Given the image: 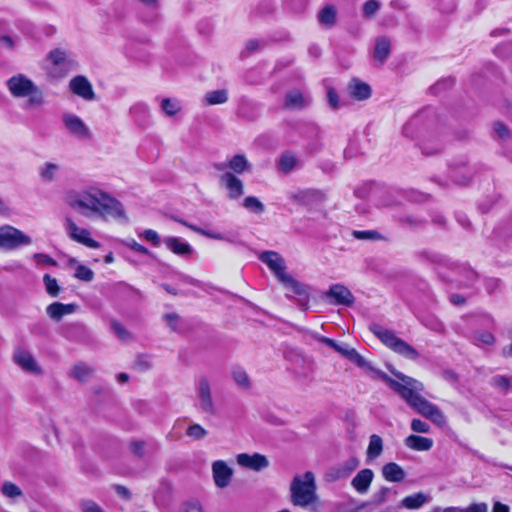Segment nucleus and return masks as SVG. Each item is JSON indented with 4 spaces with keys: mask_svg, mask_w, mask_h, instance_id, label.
<instances>
[{
    "mask_svg": "<svg viewBox=\"0 0 512 512\" xmlns=\"http://www.w3.org/2000/svg\"><path fill=\"white\" fill-rule=\"evenodd\" d=\"M478 280V274L470 267L459 269V278L456 280L461 287H472Z\"/></svg>",
    "mask_w": 512,
    "mask_h": 512,
    "instance_id": "nucleus-33",
    "label": "nucleus"
},
{
    "mask_svg": "<svg viewBox=\"0 0 512 512\" xmlns=\"http://www.w3.org/2000/svg\"><path fill=\"white\" fill-rule=\"evenodd\" d=\"M320 24L332 27L336 23V10L333 6H325L318 14Z\"/></svg>",
    "mask_w": 512,
    "mask_h": 512,
    "instance_id": "nucleus-41",
    "label": "nucleus"
},
{
    "mask_svg": "<svg viewBox=\"0 0 512 512\" xmlns=\"http://www.w3.org/2000/svg\"><path fill=\"white\" fill-rule=\"evenodd\" d=\"M174 220L176 222L182 224L183 226L189 228L193 232L198 233V234H200L202 236H205L207 238L215 239V240H224V241H227L229 243H235V240L233 238L226 237L224 234L216 233V232L209 231V230H205V229H203L201 227H198V226H196L194 224L188 223L187 221H185L183 219H180V218H174Z\"/></svg>",
    "mask_w": 512,
    "mask_h": 512,
    "instance_id": "nucleus-27",
    "label": "nucleus"
},
{
    "mask_svg": "<svg viewBox=\"0 0 512 512\" xmlns=\"http://www.w3.org/2000/svg\"><path fill=\"white\" fill-rule=\"evenodd\" d=\"M373 478V471L369 468H365L356 474L351 481V485L359 494H365L369 490Z\"/></svg>",
    "mask_w": 512,
    "mask_h": 512,
    "instance_id": "nucleus-24",
    "label": "nucleus"
},
{
    "mask_svg": "<svg viewBox=\"0 0 512 512\" xmlns=\"http://www.w3.org/2000/svg\"><path fill=\"white\" fill-rule=\"evenodd\" d=\"M199 409L206 414L214 415L216 413L215 404L212 397L209 380L205 376L198 379L196 386Z\"/></svg>",
    "mask_w": 512,
    "mask_h": 512,
    "instance_id": "nucleus-10",
    "label": "nucleus"
},
{
    "mask_svg": "<svg viewBox=\"0 0 512 512\" xmlns=\"http://www.w3.org/2000/svg\"><path fill=\"white\" fill-rule=\"evenodd\" d=\"M399 222L410 228H418L423 226L426 223V220L413 215H405L399 218Z\"/></svg>",
    "mask_w": 512,
    "mask_h": 512,
    "instance_id": "nucleus-51",
    "label": "nucleus"
},
{
    "mask_svg": "<svg viewBox=\"0 0 512 512\" xmlns=\"http://www.w3.org/2000/svg\"><path fill=\"white\" fill-rule=\"evenodd\" d=\"M390 371L401 382L394 380L386 373H379V378L386 382L393 391L399 394L411 408L423 417L437 425L445 424V416L438 406L420 395V392L424 390V386L420 381L394 368L390 369Z\"/></svg>",
    "mask_w": 512,
    "mask_h": 512,
    "instance_id": "nucleus-1",
    "label": "nucleus"
},
{
    "mask_svg": "<svg viewBox=\"0 0 512 512\" xmlns=\"http://www.w3.org/2000/svg\"><path fill=\"white\" fill-rule=\"evenodd\" d=\"M382 475L389 482H401L406 477L403 468L394 462H389L382 467Z\"/></svg>",
    "mask_w": 512,
    "mask_h": 512,
    "instance_id": "nucleus-29",
    "label": "nucleus"
},
{
    "mask_svg": "<svg viewBox=\"0 0 512 512\" xmlns=\"http://www.w3.org/2000/svg\"><path fill=\"white\" fill-rule=\"evenodd\" d=\"M237 463L257 472L269 466L267 457L259 453H254L253 455L246 453L239 454L237 456Z\"/></svg>",
    "mask_w": 512,
    "mask_h": 512,
    "instance_id": "nucleus-20",
    "label": "nucleus"
},
{
    "mask_svg": "<svg viewBox=\"0 0 512 512\" xmlns=\"http://www.w3.org/2000/svg\"><path fill=\"white\" fill-rule=\"evenodd\" d=\"M80 509L82 512H103L101 507L93 500H82Z\"/></svg>",
    "mask_w": 512,
    "mask_h": 512,
    "instance_id": "nucleus-58",
    "label": "nucleus"
},
{
    "mask_svg": "<svg viewBox=\"0 0 512 512\" xmlns=\"http://www.w3.org/2000/svg\"><path fill=\"white\" fill-rule=\"evenodd\" d=\"M435 119V112L431 108H426L415 116H413L403 127V134L407 137L413 138L415 136V129L422 125L429 127L431 122Z\"/></svg>",
    "mask_w": 512,
    "mask_h": 512,
    "instance_id": "nucleus-12",
    "label": "nucleus"
},
{
    "mask_svg": "<svg viewBox=\"0 0 512 512\" xmlns=\"http://www.w3.org/2000/svg\"><path fill=\"white\" fill-rule=\"evenodd\" d=\"M290 197L297 203L305 206L322 203L326 199L325 193L318 189L298 190L293 192Z\"/></svg>",
    "mask_w": 512,
    "mask_h": 512,
    "instance_id": "nucleus-18",
    "label": "nucleus"
},
{
    "mask_svg": "<svg viewBox=\"0 0 512 512\" xmlns=\"http://www.w3.org/2000/svg\"><path fill=\"white\" fill-rule=\"evenodd\" d=\"M1 493L10 499H16L23 495L22 490L13 482L5 481L1 487Z\"/></svg>",
    "mask_w": 512,
    "mask_h": 512,
    "instance_id": "nucleus-44",
    "label": "nucleus"
},
{
    "mask_svg": "<svg viewBox=\"0 0 512 512\" xmlns=\"http://www.w3.org/2000/svg\"><path fill=\"white\" fill-rule=\"evenodd\" d=\"M75 277L86 282H90L94 278V272L85 265H78L75 271Z\"/></svg>",
    "mask_w": 512,
    "mask_h": 512,
    "instance_id": "nucleus-53",
    "label": "nucleus"
},
{
    "mask_svg": "<svg viewBox=\"0 0 512 512\" xmlns=\"http://www.w3.org/2000/svg\"><path fill=\"white\" fill-rule=\"evenodd\" d=\"M316 489L315 476L311 471L295 476L290 484L291 502L300 507L313 504L318 499Z\"/></svg>",
    "mask_w": 512,
    "mask_h": 512,
    "instance_id": "nucleus-3",
    "label": "nucleus"
},
{
    "mask_svg": "<svg viewBox=\"0 0 512 512\" xmlns=\"http://www.w3.org/2000/svg\"><path fill=\"white\" fill-rule=\"evenodd\" d=\"M161 109L167 116H174L181 110V103L177 99L164 98L161 101Z\"/></svg>",
    "mask_w": 512,
    "mask_h": 512,
    "instance_id": "nucleus-42",
    "label": "nucleus"
},
{
    "mask_svg": "<svg viewBox=\"0 0 512 512\" xmlns=\"http://www.w3.org/2000/svg\"><path fill=\"white\" fill-rule=\"evenodd\" d=\"M324 298L333 305L351 307L355 302L352 292L343 284H333L325 292Z\"/></svg>",
    "mask_w": 512,
    "mask_h": 512,
    "instance_id": "nucleus-11",
    "label": "nucleus"
},
{
    "mask_svg": "<svg viewBox=\"0 0 512 512\" xmlns=\"http://www.w3.org/2000/svg\"><path fill=\"white\" fill-rule=\"evenodd\" d=\"M94 374V369L84 362L76 363L69 375L79 382L87 381Z\"/></svg>",
    "mask_w": 512,
    "mask_h": 512,
    "instance_id": "nucleus-32",
    "label": "nucleus"
},
{
    "mask_svg": "<svg viewBox=\"0 0 512 512\" xmlns=\"http://www.w3.org/2000/svg\"><path fill=\"white\" fill-rule=\"evenodd\" d=\"M491 385L503 392H507L511 387V379L506 376L497 375L491 379Z\"/></svg>",
    "mask_w": 512,
    "mask_h": 512,
    "instance_id": "nucleus-49",
    "label": "nucleus"
},
{
    "mask_svg": "<svg viewBox=\"0 0 512 512\" xmlns=\"http://www.w3.org/2000/svg\"><path fill=\"white\" fill-rule=\"evenodd\" d=\"M163 243L171 252L179 256H190L194 252L193 247L189 243L177 237H166L163 239Z\"/></svg>",
    "mask_w": 512,
    "mask_h": 512,
    "instance_id": "nucleus-25",
    "label": "nucleus"
},
{
    "mask_svg": "<svg viewBox=\"0 0 512 512\" xmlns=\"http://www.w3.org/2000/svg\"><path fill=\"white\" fill-rule=\"evenodd\" d=\"M309 103L310 98L308 96H305L299 90L294 89L287 92L284 107L291 110L303 109L307 107Z\"/></svg>",
    "mask_w": 512,
    "mask_h": 512,
    "instance_id": "nucleus-26",
    "label": "nucleus"
},
{
    "mask_svg": "<svg viewBox=\"0 0 512 512\" xmlns=\"http://www.w3.org/2000/svg\"><path fill=\"white\" fill-rule=\"evenodd\" d=\"M60 166L56 163L45 162L39 167V176L43 182L50 183L56 179Z\"/></svg>",
    "mask_w": 512,
    "mask_h": 512,
    "instance_id": "nucleus-36",
    "label": "nucleus"
},
{
    "mask_svg": "<svg viewBox=\"0 0 512 512\" xmlns=\"http://www.w3.org/2000/svg\"><path fill=\"white\" fill-rule=\"evenodd\" d=\"M7 87L14 97H28V107H38L44 104L43 91L24 74H17L9 78Z\"/></svg>",
    "mask_w": 512,
    "mask_h": 512,
    "instance_id": "nucleus-4",
    "label": "nucleus"
},
{
    "mask_svg": "<svg viewBox=\"0 0 512 512\" xmlns=\"http://www.w3.org/2000/svg\"><path fill=\"white\" fill-rule=\"evenodd\" d=\"M390 55V40L386 37H379L374 48V59L380 64L384 63Z\"/></svg>",
    "mask_w": 512,
    "mask_h": 512,
    "instance_id": "nucleus-31",
    "label": "nucleus"
},
{
    "mask_svg": "<svg viewBox=\"0 0 512 512\" xmlns=\"http://www.w3.org/2000/svg\"><path fill=\"white\" fill-rule=\"evenodd\" d=\"M123 244L130 249L134 250L135 252H138L140 254L152 256V253L143 245L137 243L134 239H127L123 241Z\"/></svg>",
    "mask_w": 512,
    "mask_h": 512,
    "instance_id": "nucleus-55",
    "label": "nucleus"
},
{
    "mask_svg": "<svg viewBox=\"0 0 512 512\" xmlns=\"http://www.w3.org/2000/svg\"><path fill=\"white\" fill-rule=\"evenodd\" d=\"M243 207L256 214H261L265 211L264 204L255 196H248L243 201Z\"/></svg>",
    "mask_w": 512,
    "mask_h": 512,
    "instance_id": "nucleus-43",
    "label": "nucleus"
},
{
    "mask_svg": "<svg viewBox=\"0 0 512 512\" xmlns=\"http://www.w3.org/2000/svg\"><path fill=\"white\" fill-rule=\"evenodd\" d=\"M450 178L459 185H467L473 176V171L464 162L453 164L449 169Z\"/></svg>",
    "mask_w": 512,
    "mask_h": 512,
    "instance_id": "nucleus-22",
    "label": "nucleus"
},
{
    "mask_svg": "<svg viewBox=\"0 0 512 512\" xmlns=\"http://www.w3.org/2000/svg\"><path fill=\"white\" fill-rule=\"evenodd\" d=\"M110 325H111L113 332L117 335V337L121 341H128L131 339L130 333L126 330V328L120 322H118L117 320H112Z\"/></svg>",
    "mask_w": 512,
    "mask_h": 512,
    "instance_id": "nucleus-50",
    "label": "nucleus"
},
{
    "mask_svg": "<svg viewBox=\"0 0 512 512\" xmlns=\"http://www.w3.org/2000/svg\"><path fill=\"white\" fill-rule=\"evenodd\" d=\"M100 200L101 201L99 203V207L97 209L96 214H98L100 217L104 219L111 217L122 223L128 222V217L126 215L125 209L120 201L110 196L106 192L103 193Z\"/></svg>",
    "mask_w": 512,
    "mask_h": 512,
    "instance_id": "nucleus-8",
    "label": "nucleus"
},
{
    "mask_svg": "<svg viewBox=\"0 0 512 512\" xmlns=\"http://www.w3.org/2000/svg\"><path fill=\"white\" fill-rule=\"evenodd\" d=\"M220 184L226 188L227 196L231 200H237L244 194L242 180L231 172H226L220 176Z\"/></svg>",
    "mask_w": 512,
    "mask_h": 512,
    "instance_id": "nucleus-17",
    "label": "nucleus"
},
{
    "mask_svg": "<svg viewBox=\"0 0 512 512\" xmlns=\"http://www.w3.org/2000/svg\"><path fill=\"white\" fill-rule=\"evenodd\" d=\"M186 434L194 440H201L207 436L208 432L201 425L192 424L187 428Z\"/></svg>",
    "mask_w": 512,
    "mask_h": 512,
    "instance_id": "nucleus-48",
    "label": "nucleus"
},
{
    "mask_svg": "<svg viewBox=\"0 0 512 512\" xmlns=\"http://www.w3.org/2000/svg\"><path fill=\"white\" fill-rule=\"evenodd\" d=\"M65 227L69 237L74 241L79 242L89 248H99V242L90 237V232L87 229L79 228L70 217L66 218Z\"/></svg>",
    "mask_w": 512,
    "mask_h": 512,
    "instance_id": "nucleus-13",
    "label": "nucleus"
},
{
    "mask_svg": "<svg viewBox=\"0 0 512 512\" xmlns=\"http://www.w3.org/2000/svg\"><path fill=\"white\" fill-rule=\"evenodd\" d=\"M232 377H233V380L235 381V383L243 388V389H249L250 388V379L247 375V373L241 369V368H236L233 370L232 372Z\"/></svg>",
    "mask_w": 512,
    "mask_h": 512,
    "instance_id": "nucleus-46",
    "label": "nucleus"
},
{
    "mask_svg": "<svg viewBox=\"0 0 512 512\" xmlns=\"http://www.w3.org/2000/svg\"><path fill=\"white\" fill-rule=\"evenodd\" d=\"M327 101H328L329 106L332 109L339 108V96H338L336 90L332 87H330L327 91Z\"/></svg>",
    "mask_w": 512,
    "mask_h": 512,
    "instance_id": "nucleus-64",
    "label": "nucleus"
},
{
    "mask_svg": "<svg viewBox=\"0 0 512 512\" xmlns=\"http://www.w3.org/2000/svg\"><path fill=\"white\" fill-rule=\"evenodd\" d=\"M383 452V440L377 434H372L369 437V444L366 451L367 458L374 460L378 458Z\"/></svg>",
    "mask_w": 512,
    "mask_h": 512,
    "instance_id": "nucleus-34",
    "label": "nucleus"
},
{
    "mask_svg": "<svg viewBox=\"0 0 512 512\" xmlns=\"http://www.w3.org/2000/svg\"><path fill=\"white\" fill-rule=\"evenodd\" d=\"M370 330L383 344L401 356L409 360H416L419 357L417 350L409 343L398 338L392 330L378 324H373Z\"/></svg>",
    "mask_w": 512,
    "mask_h": 512,
    "instance_id": "nucleus-5",
    "label": "nucleus"
},
{
    "mask_svg": "<svg viewBox=\"0 0 512 512\" xmlns=\"http://www.w3.org/2000/svg\"><path fill=\"white\" fill-rule=\"evenodd\" d=\"M77 308L78 306L74 303L63 304L60 302H53L47 306L46 313L52 320L59 322L63 316L74 313Z\"/></svg>",
    "mask_w": 512,
    "mask_h": 512,
    "instance_id": "nucleus-23",
    "label": "nucleus"
},
{
    "mask_svg": "<svg viewBox=\"0 0 512 512\" xmlns=\"http://www.w3.org/2000/svg\"><path fill=\"white\" fill-rule=\"evenodd\" d=\"M32 244V238L12 225L0 226V249L12 251Z\"/></svg>",
    "mask_w": 512,
    "mask_h": 512,
    "instance_id": "nucleus-6",
    "label": "nucleus"
},
{
    "mask_svg": "<svg viewBox=\"0 0 512 512\" xmlns=\"http://www.w3.org/2000/svg\"><path fill=\"white\" fill-rule=\"evenodd\" d=\"M427 501L424 493L418 492L402 499L401 504L407 509H418Z\"/></svg>",
    "mask_w": 512,
    "mask_h": 512,
    "instance_id": "nucleus-38",
    "label": "nucleus"
},
{
    "mask_svg": "<svg viewBox=\"0 0 512 512\" xmlns=\"http://www.w3.org/2000/svg\"><path fill=\"white\" fill-rule=\"evenodd\" d=\"M344 358L348 359L356 366L361 369H364L368 372L374 373L379 378V373H384L383 371L376 369L369 361H367L363 356H361L354 348L349 347L348 345H339L337 351Z\"/></svg>",
    "mask_w": 512,
    "mask_h": 512,
    "instance_id": "nucleus-14",
    "label": "nucleus"
},
{
    "mask_svg": "<svg viewBox=\"0 0 512 512\" xmlns=\"http://www.w3.org/2000/svg\"><path fill=\"white\" fill-rule=\"evenodd\" d=\"M353 235L360 240H379L382 238L376 230L354 231Z\"/></svg>",
    "mask_w": 512,
    "mask_h": 512,
    "instance_id": "nucleus-54",
    "label": "nucleus"
},
{
    "mask_svg": "<svg viewBox=\"0 0 512 512\" xmlns=\"http://www.w3.org/2000/svg\"><path fill=\"white\" fill-rule=\"evenodd\" d=\"M340 464L343 467V471L347 474V476H349L354 470L358 468L360 461L356 457H351Z\"/></svg>",
    "mask_w": 512,
    "mask_h": 512,
    "instance_id": "nucleus-57",
    "label": "nucleus"
},
{
    "mask_svg": "<svg viewBox=\"0 0 512 512\" xmlns=\"http://www.w3.org/2000/svg\"><path fill=\"white\" fill-rule=\"evenodd\" d=\"M405 445L415 451H428L433 446V440L427 437L410 435L404 440Z\"/></svg>",
    "mask_w": 512,
    "mask_h": 512,
    "instance_id": "nucleus-30",
    "label": "nucleus"
},
{
    "mask_svg": "<svg viewBox=\"0 0 512 512\" xmlns=\"http://www.w3.org/2000/svg\"><path fill=\"white\" fill-rule=\"evenodd\" d=\"M228 101V91L226 89H219L207 92L205 94V102L207 105H218Z\"/></svg>",
    "mask_w": 512,
    "mask_h": 512,
    "instance_id": "nucleus-39",
    "label": "nucleus"
},
{
    "mask_svg": "<svg viewBox=\"0 0 512 512\" xmlns=\"http://www.w3.org/2000/svg\"><path fill=\"white\" fill-rule=\"evenodd\" d=\"M180 512H203V509L198 501L191 500L182 504Z\"/></svg>",
    "mask_w": 512,
    "mask_h": 512,
    "instance_id": "nucleus-61",
    "label": "nucleus"
},
{
    "mask_svg": "<svg viewBox=\"0 0 512 512\" xmlns=\"http://www.w3.org/2000/svg\"><path fill=\"white\" fill-rule=\"evenodd\" d=\"M103 193V191L98 189L85 190L80 193L68 195L66 202L73 209L89 210L96 213Z\"/></svg>",
    "mask_w": 512,
    "mask_h": 512,
    "instance_id": "nucleus-7",
    "label": "nucleus"
},
{
    "mask_svg": "<svg viewBox=\"0 0 512 512\" xmlns=\"http://www.w3.org/2000/svg\"><path fill=\"white\" fill-rule=\"evenodd\" d=\"M442 150V144L436 143L435 145H430L428 141H424L421 145V151L425 155H434Z\"/></svg>",
    "mask_w": 512,
    "mask_h": 512,
    "instance_id": "nucleus-59",
    "label": "nucleus"
},
{
    "mask_svg": "<svg viewBox=\"0 0 512 512\" xmlns=\"http://www.w3.org/2000/svg\"><path fill=\"white\" fill-rule=\"evenodd\" d=\"M299 160L294 153L290 151L284 152L279 159L278 168L285 174L290 173L298 166Z\"/></svg>",
    "mask_w": 512,
    "mask_h": 512,
    "instance_id": "nucleus-35",
    "label": "nucleus"
},
{
    "mask_svg": "<svg viewBox=\"0 0 512 512\" xmlns=\"http://www.w3.org/2000/svg\"><path fill=\"white\" fill-rule=\"evenodd\" d=\"M141 236L144 237L145 240L151 242L154 246L160 245L161 239L155 230L147 229L141 234Z\"/></svg>",
    "mask_w": 512,
    "mask_h": 512,
    "instance_id": "nucleus-63",
    "label": "nucleus"
},
{
    "mask_svg": "<svg viewBox=\"0 0 512 512\" xmlns=\"http://www.w3.org/2000/svg\"><path fill=\"white\" fill-rule=\"evenodd\" d=\"M380 8V2L378 0H367L363 5V16L366 18H372Z\"/></svg>",
    "mask_w": 512,
    "mask_h": 512,
    "instance_id": "nucleus-52",
    "label": "nucleus"
},
{
    "mask_svg": "<svg viewBox=\"0 0 512 512\" xmlns=\"http://www.w3.org/2000/svg\"><path fill=\"white\" fill-rule=\"evenodd\" d=\"M134 368L140 372L147 371L151 368V362L148 357L144 355H138L134 362Z\"/></svg>",
    "mask_w": 512,
    "mask_h": 512,
    "instance_id": "nucleus-56",
    "label": "nucleus"
},
{
    "mask_svg": "<svg viewBox=\"0 0 512 512\" xmlns=\"http://www.w3.org/2000/svg\"><path fill=\"white\" fill-rule=\"evenodd\" d=\"M62 121L67 131L73 136L79 139L90 138V130L79 116L72 113H65L62 116Z\"/></svg>",
    "mask_w": 512,
    "mask_h": 512,
    "instance_id": "nucleus-15",
    "label": "nucleus"
},
{
    "mask_svg": "<svg viewBox=\"0 0 512 512\" xmlns=\"http://www.w3.org/2000/svg\"><path fill=\"white\" fill-rule=\"evenodd\" d=\"M259 259L268 266L274 276L286 289L300 297V304L306 305L308 303L310 296L309 286L299 282L292 275L285 272V260L278 252L264 251L259 255Z\"/></svg>",
    "mask_w": 512,
    "mask_h": 512,
    "instance_id": "nucleus-2",
    "label": "nucleus"
},
{
    "mask_svg": "<svg viewBox=\"0 0 512 512\" xmlns=\"http://www.w3.org/2000/svg\"><path fill=\"white\" fill-rule=\"evenodd\" d=\"M411 429L417 433H428L430 431V426L420 419H413L411 422Z\"/></svg>",
    "mask_w": 512,
    "mask_h": 512,
    "instance_id": "nucleus-62",
    "label": "nucleus"
},
{
    "mask_svg": "<svg viewBox=\"0 0 512 512\" xmlns=\"http://www.w3.org/2000/svg\"><path fill=\"white\" fill-rule=\"evenodd\" d=\"M34 259L38 265L56 266L57 262L47 254L36 253Z\"/></svg>",
    "mask_w": 512,
    "mask_h": 512,
    "instance_id": "nucleus-60",
    "label": "nucleus"
},
{
    "mask_svg": "<svg viewBox=\"0 0 512 512\" xmlns=\"http://www.w3.org/2000/svg\"><path fill=\"white\" fill-rule=\"evenodd\" d=\"M71 92L86 101L96 99V94L90 81L83 75L73 77L69 82Z\"/></svg>",
    "mask_w": 512,
    "mask_h": 512,
    "instance_id": "nucleus-16",
    "label": "nucleus"
},
{
    "mask_svg": "<svg viewBox=\"0 0 512 512\" xmlns=\"http://www.w3.org/2000/svg\"><path fill=\"white\" fill-rule=\"evenodd\" d=\"M174 220L176 222L182 224L183 226L189 228L193 232L198 233V234H200L202 236H205L207 238L215 239V240H224V241H227L229 243H235V240L233 238L226 237L224 234L216 233V232L209 231V230H205V229H203L201 227H198V226H196L194 224L188 223L187 221H185L183 219H180V218H174Z\"/></svg>",
    "mask_w": 512,
    "mask_h": 512,
    "instance_id": "nucleus-28",
    "label": "nucleus"
},
{
    "mask_svg": "<svg viewBox=\"0 0 512 512\" xmlns=\"http://www.w3.org/2000/svg\"><path fill=\"white\" fill-rule=\"evenodd\" d=\"M229 168L237 174H242L250 168V164L246 157L242 154H237L231 158L228 164Z\"/></svg>",
    "mask_w": 512,
    "mask_h": 512,
    "instance_id": "nucleus-40",
    "label": "nucleus"
},
{
    "mask_svg": "<svg viewBox=\"0 0 512 512\" xmlns=\"http://www.w3.org/2000/svg\"><path fill=\"white\" fill-rule=\"evenodd\" d=\"M47 58L55 66L63 65L69 67L74 64V61L67 58L66 52L59 48L51 50Z\"/></svg>",
    "mask_w": 512,
    "mask_h": 512,
    "instance_id": "nucleus-37",
    "label": "nucleus"
},
{
    "mask_svg": "<svg viewBox=\"0 0 512 512\" xmlns=\"http://www.w3.org/2000/svg\"><path fill=\"white\" fill-rule=\"evenodd\" d=\"M212 474L215 485L225 488L231 482L233 471L223 460H217L212 464Z\"/></svg>",
    "mask_w": 512,
    "mask_h": 512,
    "instance_id": "nucleus-19",
    "label": "nucleus"
},
{
    "mask_svg": "<svg viewBox=\"0 0 512 512\" xmlns=\"http://www.w3.org/2000/svg\"><path fill=\"white\" fill-rule=\"evenodd\" d=\"M347 91L351 98L357 101H365L372 95V89L370 85L366 82H363L359 78H352L349 81L347 85Z\"/></svg>",
    "mask_w": 512,
    "mask_h": 512,
    "instance_id": "nucleus-21",
    "label": "nucleus"
},
{
    "mask_svg": "<svg viewBox=\"0 0 512 512\" xmlns=\"http://www.w3.org/2000/svg\"><path fill=\"white\" fill-rule=\"evenodd\" d=\"M43 282L47 293L52 297H57L60 292V287L57 280L51 277L49 274H45L43 277Z\"/></svg>",
    "mask_w": 512,
    "mask_h": 512,
    "instance_id": "nucleus-47",
    "label": "nucleus"
},
{
    "mask_svg": "<svg viewBox=\"0 0 512 512\" xmlns=\"http://www.w3.org/2000/svg\"><path fill=\"white\" fill-rule=\"evenodd\" d=\"M13 362L25 373L43 375L44 371L38 364L33 354L21 347H16L12 355Z\"/></svg>",
    "mask_w": 512,
    "mask_h": 512,
    "instance_id": "nucleus-9",
    "label": "nucleus"
},
{
    "mask_svg": "<svg viewBox=\"0 0 512 512\" xmlns=\"http://www.w3.org/2000/svg\"><path fill=\"white\" fill-rule=\"evenodd\" d=\"M347 474L343 471L341 464L330 467L325 473V480L327 482H335L340 479L347 478Z\"/></svg>",
    "mask_w": 512,
    "mask_h": 512,
    "instance_id": "nucleus-45",
    "label": "nucleus"
}]
</instances>
